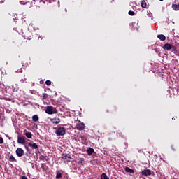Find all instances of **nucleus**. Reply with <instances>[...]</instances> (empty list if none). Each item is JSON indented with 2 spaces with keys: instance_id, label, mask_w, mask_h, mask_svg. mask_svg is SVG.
Here are the masks:
<instances>
[{
  "instance_id": "nucleus-32",
  "label": "nucleus",
  "mask_w": 179,
  "mask_h": 179,
  "mask_svg": "<svg viewBox=\"0 0 179 179\" xmlns=\"http://www.w3.org/2000/svg\"><path fill=\"white\" fill-rule=\"evenodd\" d=\"M67 162H71V160H67Z\"/></svg>"
},
{
  "instance_id": "nucleus-4",
  "label": "nucleus",
  "mask_w": 179,
  "mask_h": 179,
  "mask_svg": "<svg viewBox=\"0 0 179 179\" xmlns=\"http://www.w3.org/2000/svg\"><path fill=\"white\" fill-rule=\"evenodd\" d=\"M15 153L18 157H22L24 155V150L22 148H17Z\"/></svg>"
},
{
  "instance_id": "nucleus-9",
  "label": "nucleus",
  "mask_w": 179,
  "mask_h": 179,
  "mask_svg": "<svg viewBox=\"0 0 179 179\" xmlns=\"http://www.w3.org/2000/svg\"><path fill=\"white\" fill-rule=\"evenodd\" d=\"M27 145L29 146V148H32V149H38L37 143H27Z\"/></svg>"
},
{
  "instance_id": "nucleus-28",
  "label": "nucleus",
  "mask_w": 179,
  "mask_h": 179,
  "mask_svg": "<svg viewBox=\"0 0 179 179\" xmlns=\"http://www.w3.org/2000/svg\"><path fill=\"white\" fill-rule=\"evenodd\" d=\"M22 179H27V176H22Z\"/></svg>"
},
{
  "instance_id": "nucleus-6",
  "label": "nucleus",
  "mask_w": 179,
  "mask_h": 179,
  "mask_svg": "<svg viewBox=\"0 0 179 179\" xmlns=\"http://www.w3.org/2000/svg\"><path fill=\"white\" fill-rule=\"evenodd\" d=\"M142 176H152V171L150 169H145L142 171Z\"/></svg>"
},
{
  "instance_id": "nucleus-21",
  "label": "nucleus",
  "mask_w": 179,
  "mask_h": 179,
  "mask_svg": "<svg viewBox=\"0 0 179 179\" xmlns=\"http://www.w3.org/2000/svg\"><path fill=\"white\" fill-rule=\"evenodd\" d=\"M27 2H29V1H27V0H22V1H20V3L21 5H26V3H27Z\"/></svg>"
},
{
  "instance_id": "nucleus-17",
  "label": "nucleus",
  "mask_w": 179,
  "mask_h": 179,
  "mask_svg": "<svg viewBox=\"0 0 179 179\" xmlns=\"http://www.w3.org/2000/svg\"><path fill=\"white\" fill-rule=\"evenodd\" d=\"M125 171H126L127 173H132L134 172V169H131V168H129V167H126V168H125Z\"/></svg>"
},
{
  "instance_id": "nucleus-19",
  "label": "nucleus",
  "mask_w": 179,
  "mask_h": 179,
  "mask_svg": "<svg viewBox=\"0 0 179 179\" xmlns=\"http://www.w3.org/2000/svg\"><path fill=\"white\" fill-rule=\"evenodd\" d=\"M146 6H147L146 1L143 0L141 1V7L143 8L144 9H146Z\"/></svg>"
},
{
  "instance_id": "nucleus-24",
  "label": "nucleus",
  "mask_w": 179,
  "mask_h": 179,
  "mask_svg": "<svg viewBox=\"0 0 179 179\" xmlns=\"http://www.w3.org/2000/svg\"><path fill=\"white\" fill-rule=\"evenodd\" d=\"M45 85H47V86H50L51 85V81L50 80H47L45 81Z\"/></svg>"
},
{
  "instance_id": "nucleus-14",
  "label": "nucleus",
  "mask_w": 179,
  "mask_h": 179,
  "mask_svg": "<svg viewBox=\"0 0 179 179\" xmlns=\"http://www.w3.org/2000/svg\"><path fill=\"white\" fill-rule=\"evenodd\" d=\"M172 8L173 9V10H176V11L179 10V4H173Z\"/></svg>"
},
{
  "instance_id": "nucleus-27",
  "label": "nucleus",
  "mask_w": 179,
  "mask_h": 179,
  "mask_svg": "<svg viewBox=\"0 0 179 179\" xmlns=\"http://www.w3.org/2000/svg\"><path fill=\"white\" fill-rule=\"evenodd\" d=\"M3 143V138L2 137H0V145H2Z\"/></svg>"
},
{
  "instance_id": "nucleus-1",
  "label": "nucleus",
  "mask_w": 179,
  "mask_h": 179,
  "mask_svg": "<svg viewBox=\"0 0 179 179\" xmlns=\"http://www.w3.org/2000/svg\"><path fill=\"white\" fill-rule=\"evenodd\" d=\"M66 132L65 127H62L61 126L57 127V129L55 130V134L57 136H64Z\"/></svg>"
},
{
  "instance_id": "nucleus-15",
  "label": "nucleus",
  "mask_w": 179,
  "mask_h": 179,
  "mask_svg": "<svg viewBox=\"0 0 179 179\" xmlns=\"http://www.w3.org/2000/svg\"><path fill=\"white\" fill-rule=\"evenodd\" d=\"M25 136H27L28 139H31V138H33V134H31V132H26Z\"/></svg>"
},
{
  "instance_id": "nucleus-16",
  "label": "nucleus",
  "mask_w": 179,
  "mask_h": 179,
  "mask_svg": "<svg viewBox=\"0 0 179 179\" xmlns=\"http://www.w3.org/2000/svg\"><path fill=\"white\" fill-rule=\"evenodd\" d=\"M32 121H34V122H37V121H38V115H33Z\"/></svg>"
},
{
  "instance_id": "nucleus-12",
  "label": "nucleus",
  "mask_w": 179,
  "mask_h": 179,
  "mask_svg": "<svg viewBox=\"0 0 179 179\" xmlns=\"http://www.w3.org/2000/svg\"><path fill=\"white\" fill-rule=\"evenodd\" d=\"M62 158H63L64 160H66V159H71V155L69 154H63Z\"/></svg>"
},
{
  "instance_id": "nucleus-10",
  "label": "nucleus",
  "mask_w": 179,
  "mask_h": 179,
  "mask_svg": "<svg viewBox=\"0 0 179 179\" xmlns=\"http://www.w3.org/2000/svg\"><path fill=\"white\" fill-rule=\"evenodd\" d=\"M39 159L42 160V162H48V157H47V155H41Z\"/></svg>"
},
{
  "instance_id": "nucleus-5",
  "label": "nucleus",
  "mask_w": 179,
  "mask_h": 179,
  "mask_svg": "<svg viewBox=\"0 0 179 179\" xmlns=\"http://www.w3.org/2000/svg\"><path fill=\"white\" fill-rule=\"evenodd\" d=\"M163 50H166V51H169L173 48V45H171L170 43H165L163 47Z\"/></svg>"
},
{
  "instance_id": "nucleus-2",
  "label": "nucleus",
  "mask_w": 179,
  "mask_h": 179,
  "mask_svg": "<svg viewBox=\"0 0 179 179\" xmlns=\"http://www.w3.org/2000/svg\"><path fill=\"white\" fill-rule=\"evenodd\" d=\"M46 114H57L58 111L57 110V108L52 106H47L45 110Z\"/></svg>"
},
{
  "instance_id": "nucleus-7",
  "label": "nucleus",
  "mask_w": 179,
  "mask_h": 179,
  "mask_svg": "<svg viewBox=\"0 0 179 179\" xmlns=\"http://www.w3.org/2000/svg\"><path fill=\"white\" fill-rule=\"evenodd\" d=\"M17 143H20V145H24V143H26V139L24 137H18Z\"/></svg>"
},
{
  "instance_id": "nucleus-33",
  "label": "nucleus",
  "mask_w": 179,
  "mask_h": 179,
  "mask_svg": "<svg viewBox=\"0 0 179 179\" xmlns=\"http://www.w3.org/2000/svg\"><path fill=\"white\" fill-rule=\"evenodd\" d=\"M159 1H163V0H159Z\"/></svg>"
},
{
  "instance_id": "nucleus-20",
  "label": "nucleus",
  "mask_w": 179,
  "mask_h": 179,
  "mask_svg": "<svg viewBox=\"0 0 179 179\" xmlns=\"http://www.w3.org/2000/svg\"><path fill=\"white\" fill-rule=\"evenodd\" d=\"M101 179H110V178H108V176H107V174H106V173H102L101 176Z\"/></svg>"
},
{
  "instance_id": "nucleus-3",
  "label": "nucleus",
  "mask_w": 179,
  "mask_h": 179,
  "mask_svg": "<svg viewBox=\"0 0 179 179\" xmlns=\"http://www.w3.org/2000/svg\"><path fill=\"white\" fill-rule=\"evenodd\" d=\"M85 127V123L80 122V120L77 121L76 123V128L78 131H83Z\"/></svg>"
},
{
  "instance_id": "nucleus-8",
  "label": "nucleus",
  "mask_w": 179,
  "mask_h": 179,
  "mask_svg": "<svg viewBox=\"0 0 179 179\" xmlns=\"http://www.w3.org/2000/svg\"><path fill=\"white\" fill-rule=\"evenodd\" d=\"M50 121L52 124H56V125H58V124H59V122H61V120L58 117H54V118L51 119Z\"/></svg>"
},
{
  "instance_id": "nucleus-13",
  "label": "nucleus",
  "mask_w": 179,
  "mask_h": 179,
  "mask_svg": "<svg viewBox=\"0 0 179 179\" xmlns=\"http://www.w3.org/2000/svg\"><path fill=\"white\" fill-rule=\"evenodd\" d=\"M157 38L161 40V41H164L166 40V36L163 34L157 35Z\"/></svg>"
},
{
  "instance_id": "nucleus-11",
  "label": "nucleus",
  "mask_w": 179,
  "mask_h": 179,
  "mask_svg": "<svg viewBox=\"0 0 179 179\" xmlns=\"http://www.w3.org/2000/svg\"><path fill=\"white\" fill-rule=\"evenodd\" d=\"M87 155H89L90 156L93 155V153H94V149L90 148L87 150Z\"/></svg>"
},
{
  "instance_id": "nucleus-25",
  "label": "nucleus",
  "mask_w": 179,
  "mask_h": 179,
  "mask_svg": "<svg viewBox=\"0 0 179 179\" xmlns=\"http://www.w3.org/2000/svg\"><path fill=\"white\" fill-rule=\"evenodd\" d=\"M85 163V160L81 159L80 161H78V164H83Z\"/></svg>"
},
{
  "instance_id": "nucleus-26",
  "label": "nucleus",
  "mask_w": 179,
  "mask_h": 179,
  "mask_svg": "<svg viewBox=\"0 0 179 179\" xmlns=\"http://www.w3.org/2000/svg\"><path fill=\"white\" fill-rule=\"evenodd\" d=\"M42 96H43V99H47V94L46 93L42 94Z\"/></svg>"
},
{
  "instance_id": "nucleus-23",
  "label": "nucleus",
  "mask_w": 179,
  "mask_h": 179,
  "mask_svg": "<svg viewBox=\"0 0 179 179\" xmlns=\"http://www.w3.org/2000/svg\"><path fill=\"white\" fill-rule=\"evenodd\" d=\"M128 15H129V16H135V12L130 10L128 12Z\"/></svg>"
},
{
  "instance_id": "nucleus-22",
  "label": "nucleus",
  "mask_w": 179,
  "mask_h": 179,
  "mask_svg": "<svg viewBox=\"0 0 179 179\" xmlns=\"http://www.w3.org/2000/svg\"><path fill=\"white\" fill-rule=\"evenodd\" d=\"M10 162H17L16 159L15 158V157H13V155L10 156Z\"/></svg>"
},
{
  "instance_id": "nucleus-29",
  "label": "nucleus",
  "mask_w": 179,
  "mask_h": 179,
  "mask_svg": "<svg viewBox=\"0 0 179 179\" xmlns=\"http://www.w3.org/2000/svg\"><path fill=\"white\" fill-rule=\"evenodd\" d=\"M154 157L157 159V155H155Z\"/></svg>"
},
{
  "instance_id": "nucleus-30",
  "label": "nucleus",
  "mask_w": 179,
  "mask_h": 179,
  "mask_svg": "<svg viewBox=\"0 0 179 179\" xmlns=\"http://www.w3.org/2000/svg\"><path fill=\"white\" fill-rule=\"evenodd\" d=\"M36 1H37L38 2V1H39V2H41L42 0H36Z\"/></svg>"
},
{
  "instance_id": "nucleus-31",
  "label": "nucleus",
  "mask_w": 179,
  "mask_h": 179,
  "mask_svg": "<svg viewBox=\"0 0 179 179\" xmlns=\"http://www.w3.org/2000/svg\"><path fill=\"white\" fill-rule=\"evenodd\" d=\"M152 15V14H150V15H149L150 17V15Z\"/></svg>"
},
{
  "instance_id": "nucleus-18",
  "label": "nucleus",
  "mask_w": 179,
  "mask_h": 179,
  "mask_svg": "<svg viewBox=\"0 0 179 179\" xmlns=\"http://www.w3.org/2000/svg\"><path fill=\"white\" fill-rule=\"evenodd\" d=\"M62 178V173L59 171H57V174H56V178L57 179H60Z\"/></svg>"
}]
</instances>
